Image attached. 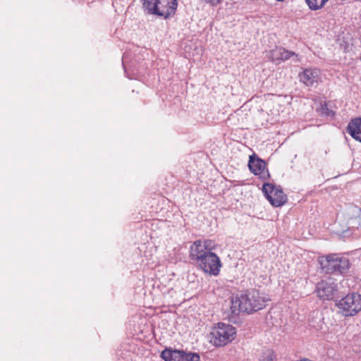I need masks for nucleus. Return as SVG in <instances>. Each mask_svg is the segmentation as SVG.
I'll return each mask as SVG.
<instances>
[{"mask_svg": "<svg viewBox=\"0 0 361 361\" xmlns=\"http://www.w3.org/2000/svg\"><path fill=\"white\" fill-rule=\"evenodd\" d=\"M320 266V273L345 276L350 272L351 263L347 255L343 253H329L319 256L317 258Z\"/></svg>", "mask_w": 361, "mask_h": 361, "instance_id": "obj_1", "label": "nucleus"}, {"mask_svg": "<svg viewBox=\"0 0 361 361\" xmlns=\"http://www.w3.org/2000/svg\"><path fill=\"white\" fill-rule=\"evenodd\" d=\"M267 299L261 295L259 290L252 288L241 293L237 299L232 300L231 310L248 314L257 312L267 306Z\"/></svg>", "mask_w": 361, "mask_h": 361, "instance_id": "obj_2", "label": "nucleus"}, {"mask_svg": "<svg viewBox=\"0 0 361 361\" xmlns=\"http://www.w3.org/2000/svg\"><path fill=\"white\" fill-rule=\"evenodd\" d=\"M145 14L167 20L176 13L178 0H140Z\"/></svg>", "mask_w": 361, "mask_h": 361, "instance_id": "obj_3", "label": "nucleus"}, {"mask_svg": "<svg viewBox=\"0 0 361 361\" xmlns=\"http://www.w3.org/2000/svg\"><path fill=\"white\" fill-rule=\"evenodd\" d=\"M335 305L339 312L345 317H351L361 311V295L357 293H348L336 300Z\"/></svg>", "mask_w": 361, "mask_h": 361, "instance_id": "obj_4", "label": "nucleus"}, {"mask_svg": "<svg viewBox=\"0 0 361 361\" xmlns=\"http://www.w3.org/2000/svg\"><path fill=\"white\" fill-rule=\"evenodd\" d=\"M235 334V329L232 325L219 323L211 332V341L215 346L222 347L234 340Z\"/></svg>", "mask_w": 361, "mask_h": 361, "instance_id": "obj_5", "label": "nucleus"}, {"mask_svg": "<svg viewBox=\"0 0 361 361\" xmlns=\"http://www.w3.org/2000/svg\"><path fill=\"white\" fill-rule=\"evenodd\" d=\"M316 292L318 297L324 301L334 300L336 303V300L341 297L338 284L331 278L318 282L316 285Z\"/></svg>", "mask_w": 361, "mask_h": 361, "instance_id": "obj_6", "label": "nucleus"}, {"mask_svg": "<svg viewBox=\"0 0 361 361\" xmlns=\"http://www.w3.org/2000/svg\"><path fill=\"white\" fill-rule=\"evenodd\" d=\"M262 190L269 203L275 207H281L288 200L287 195L281 185L268 182L264 183Z\"/></svg>", "mask_w": 361, "mask_h": 361, "instance_id": "obj_7", "label": "nucleus"}, {"mask_svg": "<svg viewBox=\"0 0 361 361\" xmlns=\"http://www.w3.org/2000/svg\"><path fill=\"white\" fill-rule=\"evenodd\" d=\"M206 250L205 254L201 257L200 260L197 262L200 268L207 274L212 276H217L220 272L221 262L218 255L212 252L210 249L204 247Z\"/></svg>", "mask_w": 361, "mask_h": 361, "instance_id": "obj_8", "label": "nucleus"}, {"mask_svg": "<svg viewBox=\"0 0 361 361\" xmlns=\"http://www.w3.org/2000/svg\"><path fill=\"white\" fill-rule=\"evenodd\" d=\"M247 166L251 173L258 176L262 180H268L270 178V173L267 167V162L259 158L256 154L249 157Z\"/></svg>", "mask_w": 361, "mask_h": 361, "instance_id": "obj_9", "label": "nucleus"}, {"mask_svg": "<svg viewBox=\"0 0 361 361\" xmlns=\"http://www.w3.org/2000/svg\"><path fill=\"white\" fill-rule=\"evenodd\" d=\"M346 132L355 140L361 142V116L353 118L349 121Z\"/></svg>", "mask_w": 361, "mask_h": 361, "instance_id": "obj_10", "label": "nucleus"}, {"mask_svg": "<svg viewBox=\"0 0 361 361\" xmlns=\"http://www.w3.org/2000/svg\"><path fill=\"white\" fill-rule=\"evenodd\" d=\"M183 350L165 348L160 354L164 361H183Z\"/></svg>", "mask_w": 361, "mask_h": 361, "instance_id": "obj_11", "label": "nucleus"}, {"mask_svg": "<svg viewBox=\"0 0 361 361\" xmlns=\"http://www.w3.org/2000/svg\"><path fill=\"white\" fill-rule=\"evenodd\" d=\"M300 81L307 86H312L318 80V70L306 68L299 75Z\"/></svg>", "mask_w": 361, "mask_h": 361, "instance_id": "obj_12", "label": "nucleus"}, {"mask_svg": "<svg viewBox=\"0 0 361 361\" xmlns=\"http://www.w3.org/2000/svg\"><path fill=\"white\" fill-rule=\"evenodd\" d=\"M202 245L200 240H195L190 247V257L192 260L195 261L196 264L200 260L201 257L205 254L206 250H204V247Z\"/></svg>", "mask_w": 361, "mask_h": 361, "instance_id": "obj_13", "label": "nucleus"}, {"mask_svg": "<svg viewBox=\"0 0 361 361\" xmlns=\"http://www.w3.org/2000/svg\"><path fill=\"white\" fill-rule=\"evenodd\" d=\"M273 58L275 57L276 60L286 61L292 56H298L294 51H288L283 47L277 48L273 51Z\"/></svg>", "mask_w": 361, "mask_h": 361, "instance_id": "obj_14", "label": "nucleus"}, {"mask_svg": "<svg viewBox=\"0 0 361 361\" xmlns=\"http://www.w3.org/2000/svg\"><path fill=\"white\" fill-rule=\"evenodd\" d=\"M311 11L319 10L325 6L329 0H305Z\"/></svg>", "mask_w": 361, "mask_h": 361, "instance_id": "obj_15", "label": "nucleus"}, {"mask_svg": "<svg viewBox=\"0 0 361 361\" xmlns=\"http://www.w3.org/2000/svg\"><path fill=\"white\" fill-rule=\"evenodd\" d=\"M183 361H200V356L197 353L189 352L183 350Z\"/></svg>", "mask_w": 361, "mask_h": 361, "instance_id": "obj_16", "label": "nucleus"}, {"mask_svg": "<svg viewBox=\"0 0 361 361\" xmlns=\"http://www.w3.org/2000/svg\"><path fill=\"white\" fill-rule=\"evenodd\" d=\"M260 361H276V355L274 350L268 349L264 353L262 359Z\"/></svg>", "mask_w": 361, "mask_h": 361, "instance_id": "obj_17", "label": "nucleus"}, {"mask_svg": "<svg viewBox=\"0 0 361 361\" xmlns=\"http://www.w3.org/2000/svg\"><path fill=\"white\" fill-rule=\"evenodd\" d=\"M322 114L327 117H334L335 116V111L329 109L326 103L322 106Z\"/></svg>", "mask_w": 361, "mask_h": 361, "instance_id": "obj_18", "label": "nucleus"}, {"mask_svg": "<svg viewBox=\"0 0 361 361\" xmlns=\"http://www.w3.org/2000/svg\"><path fill=\"white\" fill-rule=\"evenodd\" d=\"M354 209V212L357 214V217L358 218V221H361V209L357 207H355L353 208ZM360 226H361V223L360 222H358V224L357 226V228H358Z\"/></svg>", "mask_w": 361, "mask_h": 361, "instance_id": "obj_19", "label": "nucleus"}, {"mask_svg": "<svg viewBox=\"0 0 361 361\" xmlns=\"http://www.w3.org/2000/svg\"><path fill=\"white\" fill-rule=\"evenodd\" d=\"M204 1L214 6L219 4L221 2V0H204Z\"/></svg>", "mask_w": 361, "mask_h": 361, "instance_id": "obj_20", "label": "nucleus"}]
</instances>
